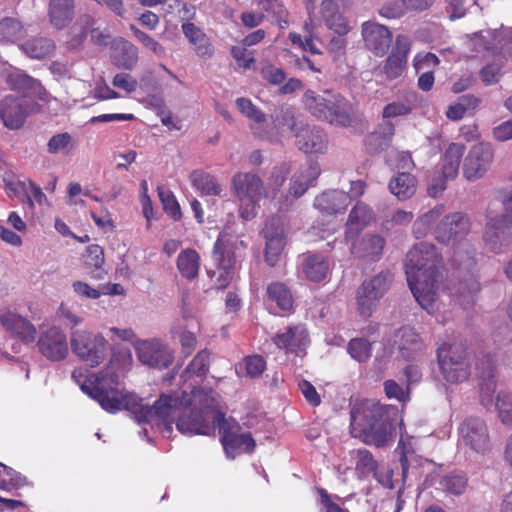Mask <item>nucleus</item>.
Masks as SVG:
<instances>
[{"mask_svg":"<svg viewBox=\"0 0 512 512\" xmlns=\"http://www.w3.org/2000/svg\"><path fill=\"white\" fill-rule=\"evenodd\" d=\"M387 164L396 170L403 172L410 171L414 168V162L411 155L405 151H391L387 155Z\"/></svg>","mask_w":512,"mask_h":512,"instance_id":"5fc2aeb1","label":"nucleus"},{"mask_svg":"<svg viewBox=\"0 0 512 512\" xmlns=\"http://www.w3.org/2000/svg\"><path fill=\"white\" fill-rule=\"evenodd\" d=\"M244 362L246 373L250 377L259 376L265 369V361L260 356H248Z\"/></svg>","mask_w":512,"mask_h":512,"instance_id":"69168bd1","label":"nucleus"},{"mask_svg":"<svg viewBox=\"0 0 512 512\" xmlns=\"http://www.w3.org/2000/svg\"><path fill=\"white\" fill-rule=\"evenodd\" d=\"M273 122L276 128L287 126L290 129V131H292L294 134L296 133L300 125L306 124L302 121L297 120L295 118L293 110L288 107L280 108L276 112Z\"/></svg>","mask_w":512,"mask_h":512,"instance_id":"864d4df0","label":"nucleus"},{"mask_svg":"<svg viewBox=\"0 0 512 512\" xmlns=\"http://www.w3.org/2000/svg\"><path fill=\"white\" fill-rule=\"evenodd\" d=\"M459 445L478 454H485L491 449V440L486 423L477 417L464 420L459 428Z\"/></svg>","mask_w":512,"mask_h":512,"instance_id":"ddd939ff","label":"nucleus"},{"mask_svg":"<svg viewBox=\"0 0 512 512\" xmlns=\"http://www.w3.org/2000/svg\"><path fill=\"white\" fill-rule=\"evenodd\" d=\"M157 191L164 211L174 220L180 219L181 209L173 193L162 186H159Z\"/></svg>","mask_w":512,"mask_h":512,"instance_id":"3c124183","label":"nucleus"},{"mask_svg":"<svg viewBox=\"0 0 512 512\" xmlns=\"http://www.w3.org/2000/svg\"><path fill=\"white\" fill-rule=\"evenodd\" d=\"M130 30L133 32L135 38L156 57L164 58L167 55L166 48L158 42L155 38L148 35L144 31L137 28L135 25H130Z\"/></svg>","mask_w":512,"mask_h":512,"instance_id":"de8ad7c7","label":"nucleus"},{"mask_svg":"<svg viewBox=\"0 0 512 512\" xmlns=\"http://www.w3.org/2000/svg\"><path fill=\"white\" fill-rule=\"evenodd\" d=\"M37 347L40 354L49 361L59 362L69 354V344L66 333L57 326H51L41 331Z\"/></svg>","mask_w":512,"mask_h":512,"instance_id":"2eb2a0df","label":"nucleus"},{"mask_svg":"<svg viewBox=\"0 0 512 512\" xmlns=\"http://www.w3.org/2000/svg\"><path fill=\"white\" fill-rule=\"evenodd\" d=\"M26 34L24 25L16 18L4 17L0 20V44L15 43Z\"/></svg>","mask_w":512,"mask_h":512,"instance_id":"ea45409f","label":"nucleus"},{"mask_svg":"<svg viewBox=\"0 0 512 512\" xmlns=\"http://www.w3.org/2000/svg\"><path fill=\"white\" fill-rule=\"evenodd\" d=\"M374 220V212L363 202H358L351 210L346 223V237H354Z\"/></svg>","mask_w":512,"mask_h":512,"instance_id":"c85d7f7f","label":"nucleus"},{"mask_svg":"<svg viewBox=\"0 0 512 512\" xmlns=\"http://www.w3.org/2000/svg\"><path fill=\"white\" fill-rule=\"evenodd\" d=\"M469 232L470 220L460 212L443 217L434 231L435 238L439 242L457 244L451 263L458 270L459 275L464 273V277L454 285L452 294L463 306L472 305L480 290L479 283L472 272L475 267L474 251L467 242L462 241Z\"/></svg>","mask_w":512,"mask_h":512,"instance_id":"f03ea898","label":"nucleus"},{"mask_svg":"<svg viewBox=\"0 0 512 512\" xmlns=\"http://www.w3.org/2000/svg\"><path fill=\"white\" fill-rule=\"evenodd\" d=\"M176 266L182 277L193 280L198 276L200 256L194 249H185L177 257Z\"/></svg>","mask_w":512,"mask_h":512,"instance_id":"4c0bfd02","label":"nucleus"},{"mask_svg":"<svg viewBox=\"0 0 512 512\" xmlns=\"http://www.w3.org/2000/svg\"><path fill=\"white\" fill-rule=\"evenodd\" d=\"M409 10L407 4L404 0H397L393 2H388L384 4L380 10L379 14L382 17L388 18V19H396L400 18L405 14V12Z\"/></svg>","mask_w":512,"mask_h":512,"instance_id":"bf43d9fd","label":"nucleus"},{"mask_svg":"<svg viewBox=\"0 0 512 512\" xmlns=\"http://www.w3.org/2000/svg\"><path fill=\"white\" fill-rule=\"evenodd\" d=\"M351 434L369 445L385 446L391 440V422L387 410L373 400L354 405L351 410Z\"/></svg>","mask_w":512,"mask_h":512,"instance_id":"20e7f679","label":"nucleus"},{"mask_svg":"<svg viewBox=\"0 0 512 512\" xmlns=\"http://www.w3.org/2000/svg\"><path fill=\"white\" fill-rule=\"evenodd\" d=\"M487 370L481 372L479 384V398L482 406L490 409L494 405L496 393V380L494 377V366L490 358L487 359Z\"/></svg>","mask_w":512,"mask_h":512,"instance_id":"2f4dec72","label":"nucleus"},{"mask_svg":"<svg viewBox=\"0 0 512 512\" xmlns=\"http://www.w3.org/2000/svg\"><path fill=\"white\" fill-rule=\"evenodd\" d=\"M115 65L119 68L132 70L138 63V48L130 42L123 41L117 48Z\"/></svg>","mask_w":512,"mask_h":512,"instance_id":"79ce46f5","label":"nucleus"},{"mask_svg":"<svg viewBox=\"0 0 512 512\" xmlns=\"http://www.w3.org/2000/svg\"><path fill=\"white\" fill-rule=\"evenodd\" d=\"M350 203L349 195L341 190H328L318 195L314 206L321 213L332 215L343 212Z\"/></svg>","mask_w":512,"mask_h":512,"instance_id":"a878e982","label":"nucleus"},{"mask_svg":"<svg viewBox=\"0 0 512 512\" xmlns=\"http://www.w3.org/2000/svg\"><path fill=\"white\" fill-rule=\"evenodd\" d=\"M465 145L451 143L442 158V173L446 179H454L458 175L461 159L465 152Z\"/></svg>","mask_w":512,"mask_h":512,"instance_id":"72a5a7b5","label":"nucleus"},{"mask_svg":"<svg viewBox=\"0 0 512 512\" xmlns=\"http://www.w3.org/2000/svg\"><path fill=\"white\" fill-rule=\"evenodd\" d=\"M347 352L354 360L365 362L371 356L372 345L365 338H353L348 343Z\"/></svg>","mask_w":512,"mask_h":512,"instance_id":"09e8293b","label":"nucleus"},{"mask_svg":"<svg viewBox=\"0 0 512 512\" xmlns=\"http://www.w3.org/2000/svg\"><path fill=\"white\" fill-rule=\"evenodd\" d=\"M392 346L391 354L397 350V357L412 359L423 350V342L418 333L411 327H402L394 331L387 340Z\"/></svg>","mask_w":512,"mask_h":512,"instance_id":"6ab92c4d","label":"nucleus"},{"mask_svg":"<svg viewBox=\"0 0 512 512\" xmlns=\"http://www.w3.org/2000/svg\"><path fill=\"white\" fill-rule=\"evenodd\" d=\"M439 62L438 57L433 53H419L414 58V67L416 70H423L435 67Z\"/></svg>","mask_w":512,"mask_h":512,"instance_id":"338daca9","label":"nucleus"},{"mask_svg":"<svg viewBox=\"0 0 512 512\" xmlns=\"http://www.w3.org/2000/svg\"><path fill=\"white\" fill-rule=\"evenodd\" d=\"M237 108L240 112L249 118L251 121L261 124L265 122L266 116L265 114L259 110L248 98H238L236 100Z\"/></svg>","mask_w":512,"mask_h":512,"instance_id":"6e6d98bb","label":"nucleus"},{"mask_svg":"<svg viewBox=\"0 0 512 512\" xmlns=\"http://www.w3.org/2000/svg\"><path fill=\"white\" fill-rule=\"evenodd\" d=\"M70 343L73 353L91 367L102 363L110 348L109 342L102 334L84 329L73 331Z\"/></svg>","mask_w":512,"mask_h":512,"instance_id":"9d476101","label":"nucleus"},{"mask_svg":"<svg viewBox=\"0 0 512 512\" xmlns=\"http://www.w3.org/2000/svg\"><path fill=\"white\" fill-rule=\"evenodd\" d=\"M362 37L365 46L376 56H383L388 51L392 38L387 27L370 21L362 24Z\"/></svg>","mask_w":512,"mask_h":512,"instance_id":"4be33fe9","label":"nucleus"},{"mask_svg":"<svg viewBox=\"0 0 512 512\" xmlns=\"http://www.w3.org/2000/svg\"><path fill=\"white\" fill-rule=\"evenodd\" d=\"M20 49L32 59H43L50 56L54 49L55 44L53 40L46 37H34L27 40L20 45Z\"/></svg>","mask_w":512,"mask_h":512,"instance_id":"58836bf2","label":"nucleus"},{"mask_svg":"<svg viewBox=\"0 0 512 512\" xmlns=\"http://www.w3.org/2000/svg\"><path fill=\"white\" fill-rule=\"evenodd\" d=\"M295 139L298 149L306 154H323L328 148L325 132L315 125H300Z\"/></svg>","mask_w":512,"mask_h":512,"instance_id":"aec40b11","label":"nucleus"},{"mask_svg":"<svg viewBox=\"0 0 512 512\" xmlns=\"http://www.w3.org/2000/svg\"><path fill=\"white\" fill-rule=\"evenodd\" d=\"M71 139L68 133L54 135L48 142V151L52 154L63 152L70 145Z\"/></svg>","mask_w":512,"mask_h":512,"instance_id":"e2e57ef3","label":"nucleus"},{"mask_svg":"<svg viewBox=\"0 0 512 512\" xmlns=\"http://www.w3.org/2000/svg\"><path fill=\"white\" fill-rule=\"evenodd\" d=\"M417 93L415 91H405L401 96L390 103H388L382 111L384 119H391L400 116H406L416 105Z\"/></svg>","mask_w":512,"mask_h":512,"instance_id":"473e14b6","label":"nucleus"},{"mask_svg":"<svg viewBox=\"0 0 512 512\" xmlns=\"http://www.w3.org/2000/svg\"><path fill=\"white\" fill-rule=\"evenodd\" d=\"M267 294L269 299L274 301L280 309L289 310L292 307V296L284 284H270L267 288Z\"/></svg>","mask_w":512,"mask_h":512,"instance_id":"49530a36","label":"nucleus"},{"mask_svg":"<svg viewBox=\"0 0 512 512\" xmlns=\"http://www.w3.org/2000/svg\"><path fill=\"white\" fill-rule=\"evenodd\" d=\"M240 246H243V241L226 233L220 234L215 242L212 257L218 272L209 270L207 274L210 278L217 276L214 283L216 289H224L233 278L236 252Z\"/></svg>","mask_w":512,"mask_h":512,"instance_id":"6e6552de","label":"nucleus"},{"mask_svg":"<svg viewBox=\"0 0 512 512\" xmlns=\"http://www.w3.org/2000/svg\"><path fill=\"white\" fill-rule=\"evenodd\" d=\"M85 264L90 268H94L92 271V277L95 279H102L104 271L102 265L104 264V250L97 244L89 245L86 249Z\"/></svg>","mask_w":512,"mask_h":512,"instance_id":"c03bdc74","label":"nucleus"},{"mask_svg":"<svg viewBox=\"0 0 512 512\" xmlns=\"http://www.w3.org/2000/svg\"><path fill=\"white\" fill-rule=\"evenodd\" d=\"M287 174L288 169L286 166L275 167L272 170L268 180L269 190H267V192L269 193V197L274 198L276 196L278 190L285 182Z\"/></svg>","mask_w":512,"mask_h":512,"instance_id":"13d9d810","label":"nucleus"},{"mask_svg":"<svg viewBox=\"0 0 512 512\" xmlns=\"http://www.w3.org/2000/svg\"><path fill=\"white\" fill-rule=\"evenodd\" d=\"M0 322L7 332L25 342H32L35 339V327L20 315L11 312L4 313L0 317Z\"/></svg>","mask_w":512,"mask_h":512,"instance_id":"cd10ccee","label":"nucleus"},{"mask_svg":"<svg viewBox=\"0 0 512 512\" xmlns=\"http://www.w3.org/2000/svg\"><path fill=\"white\" fill-rule=\"evenodd\" d=\"M232 184L240 203V216L244 220L253 219L257 215L260 199L269 197L262 179L251 172L237 173Z\"/></svg>","mask_w":512,"mask_h":512,"instance_id":"423d86ee","label":"nucleus"},{"mask_svg":"<svg viewBox=\"0 0 512 512\" xmlns=\"http://www.w3.org/2000/svg\"><path fill=\"white\" fill-rule=\"evenodd\" d=\"M438 363L441 375L451 384L464 382L471 374L467 351L460 344H444L439 347Z\"/></svg>","mask_w":512,"mask_h":512,"instance_id":"1a4fd4ad","label":"nucleus"},{"mask_svg":"<svg viewBox=\"0 0 512 512\" xmlns=\"http://www.w3.org/2000/svg\"><path fill=\"white\" fill-rule=\"evenodd\" d=\"M392 283V274L382 271L364 281L358 288L356 301L359 313L364 317H370L379 304L380 299L389 290Z\"/></svg>","mask_w":512,"mask_h":512,"instance_id":"f8f14e48","label":"nucleus"},{"mask_svg":"<svg viewBox=\"0 0 512 512\" xmlns=\"http://www.w3.org/2000/svg\"><path fill=\"white\" fill-rule=\"evenodd\" d=\"M274 343L278 348L296 353L303 352L309 344L307 329L304 325L289 327L285 332L276 334Z\"/></svg>","mask_w":512,"mask_h":512,"instance_id":"b1692460","label":"nucleus"},{"mask_svg":"<svg viewBox=\"0 0 512 512\" xmlns=\"http://www.w3.org/2000/svg\"><path fill=\"white\" fill-rule=\"evenodd\" d=\"M181 30L189 43L194 47L196 55L203 59H210L214 55V47L210 38L204 31L191 21L181 24Z\"/></svg>","mask_w":512,"mask_h":512,"instance_id":"393cba45","label":"nucleus"},{"mask_svg":"<svg viewBox=\"0 0 512 512\" xmlns=\"http://www.w3.org/2000/svg\"><path fill=\"white\" fill-rule=\"evenodd\" d=\"M33 107L30 99L9 95L0 101V117L7 128L19 129Z\"/></svg>","mask_w":512,"mask_h":512,"instance_id":"f3484780","label":"nucleus"},{"mask_svg":"<svg viewBox=\"0 0 512 512\" xmlns=\"http://www.w3.org/2000/svg\"><path fill=\"white\" fill-rule=\"evenodd\" d=\"M356 454V469L362 474L374 472L376 469V462L372 454L366 449H359Z\"/></svg>","mask_w":512,"mask_h":512,"instance_id":"052dcab7","label":"nucleus"},{"mask_svg":"<svg viewBox=\"0 0 512 512\" xmlns=\"http://www.w3.org/2000/svg\"><path fill=\"white\" fill-rule=\"evenodd\" d=\"M131 362L129 351L113 353L109 364L98 373L86 375V370L75 369L72 378L81 390L96 400L109 413L125 409L138 423H147L169 437L176 423L184 435H210L216 428L228 458L243 452H252L255 441L250 433H236L228 429V422L220 408V397L212 389H193L162 395L153 406L144 405L134 393L119 389L120 373Z\"/></svg>","mask_w":512,"mask_h":512,"instance_id":"f257e3e1","label":"nucleus"},{"mask_svg":"<svg viewBox=\"0 0 512 512\" xmlns=\"http://www.w3.org/2000/svg\"><path fill=\"white\" fill-rule=\"evenodd\" d=\"M94 25L95 20L90 15H83L77 20V22L72 27V33L77 38L75 45L82 43L88 32H90L91 40L94 43H104L106 36L98 28H94Z\"/></svg>","mask_w":512,"mask_h":512,"instance_id":"e433bc0d","label":"nucleus"},{"mask_svg":"<svg viewBox=\"0 0 512 512\" xmlns=\"http://www.w3.org/2000/svg\"><path fill=\"white\" fill-rule=\"evenodd\" d=\"M472 42L476 51L499 49L512 54V27L475 33Z\"/></svg>","mask_w":512,"mask_h":512,"instance_id":"412c9836","label":"nucleus"},{"mask_svg":"<svg viewBox=\"0 0 512 512\" xmlns=\"http://www.w3.org/2000/svg\"><path fill=\"white\" fill-rule=\"evenodd\" d=\"M385 246V239L378 234H366L353 242L351 253L355 258L366 262L380 260Z\"/></svg>","mask_w":512,"mask_h":512,"instance_id":"5701e85b","label":"nucleus"},{"mask_svg":"<svg viewBox=\"0 0 512 512\" xmlns=\"http://www.w3.org/2000/svg\"><path fill=\"white\" fill-rule=\"evenodd\" d=\"M134 348L138 360L151 368H167L174 359L172 350L158 339L139 340Z\"/></svg>","mask_w":512,"mask_h":512,"instance_id":"dca6fc26","label":"nucleus"},{"mask_svg":"<svg viewBox=\"0 0 512 512\" xmlns=\"http://www.w3.org/2000/svg\"><path fill=\"white\" fill-rule=\"evenodd\" d=\"M503 60L501 58L494 60L492 63L483 67L480 71L481 80L485 85H492L499 81L501 77V69Z\"/></svg>","mask_w":512,"mask_h":512,"instance_id":"4d7b16f0","label":"nucleus"},{"mask_svg":"<svg viewBox=\"0 0 512 512\" xmlns=\"http://www.w3.org/2000/svg\"><path fill=\"white\" fill-rule=\"evenodd\" d=\"M403 503L404 501L401 499V492H399L397 499H383L375 508L374 512H399L402 509Z\"/></svg>","mask_w":512,"mask_h":512,"instance_id":"774afa93","label":"nucleus"},{"mask_svg":"<svg viewBox=\"0 0 512 512\" xmlns=\"http://www.w3.org/2000/svg\"><path fill=\"white\" fill-rule=\"evenodd\" d=\"M302 103L304 108L318 120L342 127H347L352 122V105L334 91L323 90L318 93L307 90L303 94Z\"/></svg>","mask_w":512,"mask_h":512,"instance_id":"39448f33","label":"nucleus"},{"mask_svg":"<svg viewBox=\"0 0 512 512\" xmlns=\"http://www.w3.org/2000/svg\"><path fill=\"white\" fill-rule=\"evenodd\" d=\"M190 178L193 187L200 191L201 194L210 196L221 194L222 188L212 175L202 171H194Z\"/></svg>","mask_w":512,"mask_h":512,"instance_id":"a19ab883","label":"nucleus"},{"mask_svg":"<svg viewBox=\"0 0 512 512\" xmlns=\"http://www.w3.org/2000/svg\"><path fill=\"white\" fill-rule=\"evenodd\" d=\"M498 199L502 204L512 203V186L498 191ZM512 240V207L510 211L497 216L491 210L487 214V223L484 232V241L488 248L499 252Z\"/></svg>","mask_w":512,"mask_h":512,"instance_id":"0eeeda50","label":"nucleus"},{"mask_svg":"<svg viewBox=\"0 0 512 512\" xmlns=\"http://www.w3.org/2000/svg\"><path fill=\"white\" fill-rule=\"evenodd\" d=\"M210 353L207 350H201L189 363L182 374L186 381L190 376L204 377L209 371Z\"/></svg>","mask_w":512,"mask_h":512,"instance_id":"37998d69","label":"nucleus"},{"mask_svg":"<svg viewBox=\"0 0 512 512\" xmlns=\"http://www.w3.org/2000/svg\"><path fill=\"white\" fill-rule=\"evenodd\" d=\"M7 81L14 90L23 94L21 97L30 99L31 96H38L43 99L44 91L40 82L25 73L15 71L8 75Z\"/></svg>","mask_w":512,"mask_h":512,"instance_id":"7c9ffc66","label":"nucleus"},{"mask_svg":"<svg viewBox=\"0 0 512 512\" xmlns=\"http://www.w3.org/2000/svg\"><path fill=\"white\" fill-rule=\"evenodd\" d=\"M302 270L310 281L319 282L326 279L329 274L330 266L322 255L315 254L304 258Z\"/></svg>","mask_w":512,"mask_h":512,"instance_id":"c9c22d12","label":"nucleus"},{"mask_svg":"<svg viewBox=\"0 0 512 512\" xmlns=\"http://www.w3.org/2000/svg\"><path fill=\"white\" fill-rule=\"evenodd\" d=\"M406 59L403 56H398L397 54H390L385 61L381 72L386 76L389 80L397 79L403 73L406 67Z\"/></svg>","mask_w":512,"mask_h":512,"instance_id":"603ef678","label":"nucleus"},{"mask_svg":"<svg viewBox=\"0 0 512 512\" xmlns=\"http://www.w3.org/2000/svg\"><path fill=\"white\" fill-rule=\"evenodd\" d=\"M113 85L117 88L123 89L127 93H132L137 89V80L127 73H118L114 76Z\"/></svg>","mask_w":512,"mask_h":512,"instance_id":"0e129e2a","label":"nucleus"},{"mask_svg":"<svg viewBox=\"0 0 512 512\" xmlns=\"http://www.w3.org/2000/svg\"><path fill=\"white\" fill-rule=\"evenodd\" d=\"M442 258L433 244L420 242L407 253L405 272L410 290L419 305L431 313L441 280Z\"/></svg>","mask_w":512,"mask_h":512,"instance_id":"7ed1b4c3","label":"nucleus"},{"mask_svg":"<svg viewBox=\"0 0 512 512\" xmlns=\"http://www.w3.org/2000/svg\"><path fill=\"white\" fill-rule=\"evenodd\" d=\"M307 14L309 23H306V27H317L324 24L339 36H344L351 30L348 19L340 9L338 0H320L319 5L315 4Z\"/></svg>","mask_w":512,"mask_h":512,"instance_id":"9b49d317","label":"nucleus"},{"mask_svg":"<svg viewBox=\"0 0 512 512\" xmlns=\"http://www.w3.org/2000/svg\"><path fill=\"white\" fill-rule=\"evenodd\" d=\"M442 214V207H436L422 216H420L413 225V233L416 238H421L426 236L430 230L432 225Z\"/></svg>","mask_w":512,"mask_h":512,"instance_id":"a18cd8bd","label":"nucleus"},{"mask_svg":"<svg viewBox=\"0 0 512 512\" xmlns=\"http://www.w3.org/2000/svg\"><path fill=\"white\" fill-rule=\"evenodd\" d=\"M25 197L27 198L28 204L31 207L33 206L34 202L39 205H44L47 203V197L43 193L42 189L31 180L28 181Z\"/></svg>","mask_w":512,"mask_h":512,"instance_id":"680f3d73","label":"nucleus"},{"mask_svg":"<svg viewBox=\"0 0 512 512\" xmlns=\"http://www.w3.org/2000/svg\"><path fill=\"white\" fill-rule=\"evenodd\" d=\"M494 150L490 143L480 142L473 145L463 162V176L468 181L481 179L491 168Z\"/></svg>","mask_w":512,"mask_h":512,"instance_id":"4468645a","label":"nucleus"},{"mask_svg":"<svg viewBox=\"0 0 512 512\" xmlns=\"http://www.w3.org/2000/svg\"><path fill=\"white\" fill-rule=\"evenodd\" d=\"M417 187L415 176L408 172H399L389 181L390 192L399 200H407L411 198Z\"/></svg>","mask_w":512,"mask_h":512,"instance_id":"f704fd0d","label":"nucleus"},{"mask_svg":"<svg viewBox=\"0 0 512 512\" xmlns=\"http://www.w3.org/2000/svg\"><path fill=\"white\" fill-rule=\"evenodd\" d=\"M262 233L266 241L265 260L270 266H274L279 261L286 244L283 221L277 217L269 219Z\"/></svg>","mask_w":512,"mask_h":512,"instance_id":"a211bd4d","label":"nucleus"},{"mask_svg":"<svg viewBox=\"0 0 512 512\" xmlns=\"http://www.w3.org/2000/svg\"><path fill=\"white\" fill-rule=\"evenodd\" d=\"M467 478L463 474H449L440 480L441 488L453 495H461L467 488Z\"/></svg>","mask_w":512,"mask_h":512,"instance_id":"8fccbe9b","label":"nucleus"},{"mask_svg":"<svg viewBox=\"0 0 512 512\" xmlns=\"http://www.w3.org/2000/svg\"><path fill=\"white\" fill-rule=\"evenodd\" d=\"M48 16L51 25L56 29L65 28L74 16L73 0H50Z\"/></svg>","mask_w":512,"mask_h":512,"instance_id":"c756f323","label":"nucleus"},{"mask_svg":"<svg viewBox=\"0 0 512 512\" xmlns=\"http://www.w3.org/2000/svg\"><path fill=\"white\" fill-rule=\"evenodd\" d=\"M320 172L319 165L314 162L301 166L291 179L289 194L293 198L301 197L313 185Z\"/></svg>","mask_w":512,"mask_h":512,"instance_id":"bb28decb","label":"nucleus"}]
</instances>
